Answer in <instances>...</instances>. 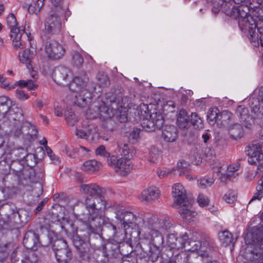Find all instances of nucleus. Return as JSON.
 Wrapping results in <instances>:
<instances>
[{
    "label": "nucleus",
    "mask_w": 263,
    "mask_h": 263,
    "mask_svg": "<svg viewBox=\"0 0 263 263\" xmlns=\"http://www.w3.org/2000/svg\"><path fill=\"white\" fill-rule=\"evenodd\" d=\"M101 232L80 229L73 235V245L79 252V256L84 261H88L90 258L89 247L97 248L102 242Z\"/></svg>",
    "instance_id": "1"
},
{
    "label": "nucleus",
    "mask_w": 263,
    "mask_h": 263,
    "mask_svg": "<svg viewBox=\"0 0 263 263\" xmlns=\"http://www.w3.org/2000/svg\"><path fill=\"white\" fill-rule=\"evenodd\" d=\"M240 11L237 20L239 27L240 30L247 34L250 41L253 44V46L259 45L258 35L256 32V24H255L256 15L258 13H263V9H257L252 10V6L246 5L240 8Z\"/></svg>",
    "instance_id": "2"
},
{
    "label": "nucleus",
    "mask_w": 263,
    "mask_h": 263,
    "mask_svg": "<svg viewBox=\"0 0 263 263\" xmlns=\"http://www.w3.org/2000/svg\"><path fill=\"white\" fill-rule=\"evenodd\" d=\"M236 114L241 124L238 123L231 124L228 127V131L232 140H238L244 135L242 126L248 129H252L254 126V120L248 108L243 105L237 107Z\"/></svg>",
    "instance_id": "3"
},
{
    "label": "nucleus",
    "mask_w": 263,
    "mask_h": 263,
    "mask_svg": "<svg viewBox=\"0 0 263 263\" xmlns=\"http://www.w3.org/2000/svg\"><path fill=\"white\" fill-rule=\"evenodd\" d=\"M18 119L10 115L9 117L10 134L15 138H22L25 141L31 142L37 138V131L35 127L29 123H22L20 119L23 118V114L17 115Z\"/></svg>",
    "instance_id": "4"
},
{
    "label": "nucleus",
    "mask_w": 263,
    "mask_h": 263,
    "mask_svg": "<svg viewBox=\"0 0 263 263\" xmlns=\"http://www.w3.org/2000/svg\"><path fill=\"white\" fill-rule=\"evenodd\" d=\"M105 217L100 213L99 214H89L87 218V225L86 230L88 231H96L97 233L102 232L103 226H104L106 230L110 231V235L114 237L116 234V226L111 223L104 225Z\"/></svg>",
    "instance_id": "5"
},
{
    "label": "nucleus",
    "mask_w": 263,
    "mask_h": 263,
    "mask_svg": "<svg viewBox=\"0 0 263 263\" xmlns=\"http://www.w3.org/2000/svg\"><path fill=\"white\" fill-rule=\"evenodd\" d=\"M59 14L51 13L46 17L44 23V29H42L41 37L45 41L50 35L57 34L61 31L62 23Z\"/></svg>",
    "instance_id": "6"
},
{
    "label": "nucleus",
    "mask_w": 263,
    "mask_h": 263,
    "mask_svg": "<svg viewBox=\"0 0 263 263\" xmlns=\"http://www.w3.org/2000/svg\"><path fill=\"white\" fill-rule=\"evenodd\" d=\"M144 118L141 123L143 129L147 132L155 130L156 128L160 129L164 124V120L161 113L159 111L151 112Z\"/></svg>",
    "instance_id": "7"
},
{
    "label": "nucleus",
    "mask_w": 263,
    "mask_h": 263,
    "mask_svg": "<svg viewBox=\"0 0 263 263\" xmlns=\"http://www.w3.org/2000/svg\"><path fill=\"white\" fill-rule=\"evenodd\" d=\"M246 152L249 156L248 162L251 164H256L263 160V142L258 140L251 142L246 147Z\"/></svg>",
    "instance_id": "8"
},
{
    "label": "nucleus",
    "mask_w": 263,
    "mask_h": 263,
    "mask_svg": "<svg viewBox=\"0 0 263 263\" xmlns=\"http://www.w3.org/2000/svg\"><path fill=\"white\" fill-rule=\"evenodd\" d=\"M50 242L51 240L48 237H45L40 239L39 235L32 231H28L25 234L23 239L24 246L28 249L36 250L40 245L46 247Z\"/></svg>",
    "instance_id": "9"
},
{
    "label": "nucleus",
    "mask_w": 263,
    "mask_h": 263,
    "mask_svg": "<svg viewBox=\"0 0 263 263\" xmlns=\"http://www.w3.org/2000/svg\"><path fill=\"white\" fill-rule=\"evenodd\" d=\"M43 41L45 43V52L49 59L58 60L64 55L65 48L58 42L53 40H48V38Z\"/></svg>",
    "instance_id": "10"
},
{
    "label": "nucleus",
    "mask_w": 263,
    "mask_h": 263,
    "mask_svg": "<svg viewBox=\"0 0 263 263\" xmlns=\"http://www.w3.org/2000/svg\"><path fill=\"white\" fill-rule=\"evenodd\" d=\"M109 165L114 167L115 171L120 176L127 175L132 168L130 158H121L117 159L115 156H111Z\"/></svg>",
    "instance_id": "11"
},
{
    "label": "nucleus",
    "mask_w": 263,
    "mask_h": 263,
    "mask_svg": "<svg viewBox=\"0 0 263 263\" xmlns=\"http://www.w3.org/2000/svg\"><path fill=\"white\" fill-rule=\"evenodd\" d=\"M191 243L186 233L179 237H177L176 234H170L167 238V246L175 250H180L183 248L189 250H191L192 248L189 247L191 246Z\"/></svg>",
    "instance_id": "12"
},
{
    "label": "nucleus",
    "mask_w": 263,
    "mask_h": 263,
    "mask_svg": "<svg viewBox=\"0 0 263 263\" xmlns=\"http://www.w3.org/2000/svg\"><path fill=\"white\" fill-rule=\"evenodd\" d=\"M139 233L146 235L148 231L154 228L157 218L150 213L140 214L137 216Z\"/></svg>",
    "instance_id": "13"
},
{
    "label": "nucleus",
    "mask_w": 263,
    "mask_h": 263,
    "mask_svg": "<svg viewBox=\"0 0 263 263\" xmlns=\"http://www.w3.org/2000/svg\"><path fill=\"white\" fill-rule=\"evenodd\" d=\"M97 85L91 82L89 84V89H84L82 91L77 92V94L74 96V102L80 107H85L88 103L90 102L92 99V92H96Z\"/></svg>",
    "instance_id": "14"
},
{
    "label": "nucleus",
    "mask_w": 263,
    "mask_h": 263,
    "mask_svg": "<svg viewBox=\"0 0 263 263\" xmlns=\"http://www.w3.org/2000/svg\"><path fill=\"white\" fill-rule=\"evenodd\" d=\"M106 202L104 197L95 198L87 197L85 200V205L89 214H99L105 209Z\"/></svg>",
    "instance_id": "15"
},
{
    "label": "nucleus",
    "mask_w": 263,
    "mask_h": 263,
    "mask_svg": "<svg viewBox=\"0 0 263 263\" xmlns=\"http://www.w3.org/2000/svg\"><path fill=\"white\" fill-rule=\"evenodd\" d=\"M88 80L89 78L86 72L81 71L69 83V89L73 92L89 89Z\"/></svg>",
    "instance_id": "16"
},
{
    "label": "nucleus",
    "mask_w": 263,
    "mask_h": 263,
    "mask_svg": "<svg viewBox=\"0 0 263 263\" xmlns=\"http://www.w3.org/2000/svg\"><path fill=\"white\" fill-rule=\"evenodd\" d=\"M71 76V70L64 66H59L55 67L52 74L55 82L59 85L64 86L69 84Z\"/></svg>",
    "instance_id": "17"
},
{
    "label": "nucleus",
    "mask_w": 263,
    "mask_h": 263,
    "mask_svg": "<svg viewBox=\"0 0 263 263\" xmlns=\"http://www.w3.org/2000/svg\"><path fill=\"white\" fill-rule=\"evenodd\" d=\"M122 89L118 88L115 90V92H108L106 93L107 103L108 102H113L117 104L118 107L121 108H126L129 101V98L123 96L121 92Z\"/></svg>",
    "instance_id": "18"
},
{
    "label": "nucleus",
    "mask_w": 263,
    "mask_h": 263,
    "mask_svg": "<svg viewBox=\"0 0 263 263\" xmlns=\"http://www.w3.org/2000/svg\"><path fill=\"white\" fill-rule=\"evenodd\" d=\"M116 217L120 221L122 224L125 227L126 225L135 223L137 225V217L133 213L124 211L123 207H116L115 208Z\"/></svg>",
    "instance_id": "19"
},
{
    "label": "nucleus",
    "mask_w": 263,
    "mask_h": 263,
    "mask_svg": "<svg viewBox=\"0 0 263 263\" xmlns=\"http://www.w3.org/2000/svg\"><path fill=\"white\" fill-rule=\"evenodd\" d=\"M10 36L13 38V45L16 49H21L25 47L24 39L28 37L30 40V36L25 33L24 29H13L10 32Z\"/></svg>",
    "instance_id": "20"
},
{
    "label": "nucleus",
    "mask_w": 263,
    "mask_h": 263,
    "mask_svg": "<svg viewBox=\"0 0 263 263\" xmlns=\"http://www.w3.org/2000/svg\"><path fill=\"white\" fill-rule=\"evenodd\" d=\"M251 237V232L248 234L245 239L247 244L254 246V248L252 250H250L252 255L253 262L252 263H263V244H259L253 242L251 240L250 241H248V239H251L249 237Z\"/></svg>",
    "instance_id": "21"
},
{
    "label": "nucleus",
    "mask_w": 263,
    "mask_h": 263,
    "mask_svg": "<svg viewBox=\"0 0 263 263\" xmlns=\"http://www.w3.org/2000/svg\"><path fill=\"white\" fill-rule=\"evenodd\" d=\"M117 104L113 102H108L107 103L106 94L105 95V101L103 102V104L98 108L99 114L100 117L103 119H110L114 116L115 110H117Z\"/></svg>",
    "instance_id": "22"
},
{
    "label": "nucleus",
    "mask_w": 263,
    "mask_h": 263,
    "mask_svg": "<svg viewBox=\"0 0 263 263\" xmlns=\"http://www.w3.org/2000/svg\"><path fill=\"white\" fill-rule=\"evenodd\" d=\"M172 196L175 198L173 204L174 207L181 205L185 199H190L186 197L185 190L180 183H175L172 187Z\"/></svg>",
    "instance_id": "23"
},
{
    "label": "nucleus",
    "mask_w": 263,
    "mask_h": 263,
    "mask_svg": "<svg viewBox=\"0 0 263 263\" xmlns=\"http://www.w3.org/2000/svg\"><path fill=\"white\" fill-rule=\"evenodd\" d=\"M233 0H224L222 7V11L228 16L234 18L238 17L240 11V8L245 7L246 5H239L235 6Z\"/></svg>",
    "instance_id": "24"
},
{
    "label": "nucleus",
    "mask_w": 263,
    "mask_h": 263,
    "mask_svg": "<svg viewBox=\"0 0 263 263\" xmlns=\"http://www.w3.org/2000/svg\"><path fill=\"white\" fill-rule=\"evenodd\" d=\"M80 187V191L84 194H88V197H104L102 196V189L96 184H82Z\"/></svg>",
    "instance_id": "25"
},
{
    "label": "nucleus",
    "mask_w": 263,
    "mask_h": 263,
    "mask_svg": "<svg viewBox=\"0 0 263 263\" xmlns=\"http://www.w3.org/2000/svg\"><path fill=\"white\" fill-rule=\"evenodd\" d=\"M192 203L191 199H185L181 205H179V212L183 219L190 221L195 216V212L191 210Z\"/></svg>",
    "instance_id": "26"
},
{
    "label": "nucleus",
    "mask_w": 263,
    "mask_h": 263,
    "mask_svg": "<svg viewBox=\"0 0 263 263\" xmlns=\"http://www.w3.org/2000/svg\"><path fill=\"white\" fill-rule=\"evenodd\" d=\"M159 189L155 186H151L141 193L140 199L146 202H151L157 199L159 197Z\"/></svg>",
    "instance_id": "27"
},
{
    "label": "nucleus",
    "mask_w": 263,
    "mask_h": 263,
    "mask_svg": "<svg viewBox=\"0 0 263 263\" xmlns=\"http://www.w3.org/2000/svg\"><path fill=\"white\" fill-rule=\"evenodd\" d=\"M176 123L181 129H187L190 126V116L184 109H181L177 115Z\"/></svg>",
    "instance_id": "28"
},
{
    "label": "nucleus",
    "mask_w": 263,
    "mask_h": 263,
    "mask_svg": "<svg viewBox=\"0 0 263 263\" xmlns=\"http://www.w3.org/2000/svg\"><path fill=\"white\" fill-rule=\"evenodd\" d=\"M162 137L166 142L175 141L178 137V130L176 127L174 125L166 126L162 130Z\"/></svg>",
    "instance_id": "29"
},
{
    "label": "nucleus",
    "mask_w": 263,
    "mask_h": 263,
    "mask_svg": "<svg viewBox=\"0 0 263 263\" xmlns=\"http://www.w3.org/2000/svg\"><path fill=\"white\" fill-rule=\"evenodd\" d=\"M191 245L194 243V250H199L202 252H206L207 249L211 250L213 248V242L210 237L202 238L199 241H191Z\"/></svg>",
    "instance_id": "30"
},
{
    "label": "nucleus",
    "mask_w": 263,
    "mask_h": 263,
    "mask_svg": "<svg viewBox=\"0 0 263 263\" xmlns=\"http://www.w3.org/2000/svg\"><path fill=\"white\" fill-rule=\"evenodd\" d=\"M146 233L151 236L152 244L150 247H155L160 248V247L163 243V237L161 233H159L158 230L155 229H152Z\"/></svg>",
    "instance_id": "31"
},
{
    "label": "nucleus",
    "mask_w": 263,
    "mask_h": 263,
    "mask_svg": "<svg viewBox=\"0 0 263 263\" xmlns=\"http://www.w3.org/2000/svg\"><path fill=\"white\" fill-rule=\"evenodd\" d=\"M212 168L213 172L215 173L222 172V171H226L227 170H228L229 173H232L238 170V166H228V165L227 164H225L224 162L216 161L213 164Z\"/></svg>",
    "instance_id": "32"
},
{
    "label": "nucleus",
    "mask_w": 263,
    "mask_h": 263,
    "mask_svg": "<svg viewBox=\"0 0 263 263\" xmlns=\"http://www.w3.org/2000/svg\"><path fill=\"white\" fill-rule=\"evenodd\" d=\"M57 260L59 263H69L72 257L70 248L59 250L55 253Z\"/></svg>",
    "instance_id": "33"
},
{
    "label": "nucleus",
    "mask_w": 263,
    "mask_h": 263,
    "mask_svg": "<svg viewBox=\"0 0 263 263\" xmlns=\"http://www.w3.org/2000/svg\"><path fill=\"white\" fill-rule=\"evenodd\" d=\"M35 53L34 50L26 49L22 55H20V61L25 64L27 68L31 67L32 60L34 58Z\"/></svg>",
    "instance_id": "34"
},
{
    "label": "nucleus",
    "mask_w": 263,
    "mask_h": 263,
    "mask_svg": "<svg viewBox=\"0 0 263 263\" xmlns=\"http://www.w3.org/2000/svg\"><path fill=\"white\" fill-rule=\"evenodd\" d=\"M101 166V164L96 160H90L84 163L82 170L87 173H92L98 171Z\"/></svg>",
    "instance_id": "35"
},
{
    "label": "nucleus",
    "mask_w": 263,
    "mask_h": 263,
    "mask_svg": "<svg viewBox=\"0 0 263 263\" xmlns=\"http://www.w3.org/2000/svg\"><path fill=\"white\" fill-rule=\"evenodd\" d=\"M172 226V223L169 220L161 219L159 220L158 223L156 222L155 223L153 229L158 230V232L160 233H165L168 230L171 228Z\"/></svg>",
    "instance_id": "36"
},
{
    "label": "nucleus",
    "mask_w": 263,
    "mask_h": 263,
    "mask_svg": "<svg viewBox=\"0 0 263 263\" xmlns=\"http://www.w3.org/2000/svg\"><path fill=\"white\" fill-rule=\"evenodd\" d=\"M218 238L222 245L224 247L230 245L232 242V235L228 231L225 230L219 232Z\"/></svg>",
    "instance_id": "37"
},
{
    "label": "nucleus",
    "mask_w": 263,
    "mask_h": 263,
    "mask_svg": "<svg viewBox=\"0 0 263 263\" xmlns=\"http://www.w3.org/2000/svg\"><path fill=\"white\" fill-rule=\"evenodd\" d=\"M0 215L3 218L6 217L10 219L15 217V212L9 205L5 204L0 208Z\"/></svg>",
    "instance_id": "38"
},
{
    "label": "nucleus",
    "mask_w": 263,
    "mask_h": 263,
    "mask_svg": "<svg viewBox=\"0 0 263 263\" xmlns=\"http://www.w3.org/2000/svg\"><path fill=\"white\" fill-rule=\"evenodd\" d=\"M118 147L119 151L122 155L127 157V158H130V157H132V149H130L127 143L120 141L118 143Z\"/></svg>",
    "instance_id": "39"
},
{
    "label": "nucleus",
    "mask_w": 263,
    "mask_h": 263,
    "mask_svg": "<svg viewBox=\"0 0 263 263\" xmlns=\"http://www.w3.org/2000/svg\"><path fill=\"white\" fill-rule=\"evenodd\" d=\"M127 108H121L117 106V110H115L114 116L116 117L117 119L121 123H124L127 121Z\"/></svg>",
    "instance_id": "40"
},
{
    "label": "nucleus",
    "mask_w": 263,
    "mask_h": 263,
    "mask_svg": "<svg viewBox=\"0 0 263 263\" xmlns=\"http://www.w3.org/2000/svg\"><path fill=\"white\" fill-rule=\"evenodd\" d=\"M190 120V124H192L195 128L200 129L203 128L202 120L197 113L192 112Z\"/></svg>",
    "instance_id": "41"
},
{
    "label": "nucleus",
    "mask_w": 263,
    "mask_h": 263,
    "mask_svg": "<svg viewBox=\"0 0 263 263\" xmlns=\"http://www.w3.org/2000/svg\"><path fill=\"white\" fill-rule=\"evenodd\" d=\"M161 253L160 248L155 247H149V259L152 262H154L158 260V258L161 256Z\"/></svg>",
    "instance_id": "42"
},
{
    "label": "nucleus",
    "mask_w": 263,
    "mask_h": 263,
    "mask_svg": "<svg viewBox=\"0 0 263 263\" xmlns=\"http://www.w3.org/2000/svg\"><path fill=\"white\" fill-rule=\"evenodd\" d=\"M249 105L251 112L256 115V116L258 115L259 113H261L260 111V103L259 100H257V99H249Z\"/></svg>",
    "instance_id": "43"
},
{
    "label": "nucleus",
    "mask_w": 263,
    "mask_h": 263,
    "mask_svg": "<svg viewBox=\"0 0 263 263\" xmlns=\"http://www.w3.org/2000/svg\"><path fill=\"white\" fill-rule=\"evenodd\" d=\"M95 153L97 156H99L106 159L108 165H109V161L111 156L110 154L106 151L105 147L101 145L99 146L95 151Z\"/></svg>",
    "instance_id": "44"
},
{
    "label": "nucleus",
    "mask_w": 263,
    "mask_h": 263,
    "mask_svg": "<svg viewBox=\"0 0 263 263\" xmlns=\"http://www.w3.org/2000/svg\"><path fill=\"white\" fill-rule=\"evenodd\" d=\"M97 79L100 87H106L110 84V81L108 77L103 72L98 73Z\"/></svg>",
    "instance_id": "45"
},
{
    "label": "nucleus",
    "mask_w": 263,
    "mask_h": 263,
    "mask_svg": "<svg viewBox=\"0 0 263 263\" xmlns=\"http://www.w3.org/2000/svg\"><path fill=\"white\" fill-rule=\"evenodd\" d=\"M189 163L184 160H180L177 165L176 170H178L179 175H181L187 173L189 171Z\"/></svg>",
    "instance_id": "46"
},
{
    "label": "nucleus",
    "mask_w": 263,
    "mask_h": 263,
    "mask_svg": "<svg viewBox=\"0 0 263 263\" xmlns=\"http://www.w3.org/2000/svg\"><path fill=\"white\" fill-rule=\"evenodd\" d=\"M52 248L55 253H57L59 250H66L69 248L67 242L63 239H59L54 241Z\"/></svg>",
    "instance_id": "47"
},
{
    "label": "nucleus",
    "mask_w": 263,
    "mask_h": 263,
    "mask_svg": "<svg viewBox=\"0 0 263 263\" xmlns=\"http://www.w3.org/2000/svg\"><path fill=\"white\" fill-rule=\"evenodd\" d=\"M177 250L167 247L165 248L161 255V259L171 260Z\"/></svg>",
    "instance_id": "48"
},
{
    "label": "nucleus",
    "mask_w": 263,
    "mask_h": 263,
    "mask_svg": "<svg viewBox=\"0 0 263 263\" xmlns=\"http://www.w3.org/2000/svg\"><path fill=\"white\" fill-rule=\"evenodd\" d=\"M17 84L21 87H27L30 90L34 89L37 87V85L30 80H20L17 82Z\"/></svg>",
    "instance_id": "49"
},
{
    "label": "nucleus",
    "mask_w": 263,
    "mask_h": 263,
    "mask_svg": "<svg viewBox=\"0 0 263 263\" xmlns=\"http://www.w3.org/2000/svg\"><path fill=\"white\" fill-rule=\"evenodd\" d=\"M16 215L18 216L21 221L26 222L30 219V213L24 209H21L15 213V215Z\"/></svg>",
    "instance_id": "50"
},
{
    "label": "nucleus",
    "mask_w": 263,
    "mask_h": 263,
    "mask_svg": "<svg viewBox=\"0 0 263 263\" xmlns=\"http://www.w3.org/2000/svg\"><path fill=\"white\" fill-rule=\"evenodd\" d=\"M214 182L212 178H203L198 180V185L202 189L211 186Z\"/></svg>",
    "instance_id": "51"
},
{
    "label": "nucleus",
    "mask_w": 263,
    "mask_h": 263,
    "mask_svg": "<svg viewBox=\"0 0 263 263\" xmlns=\"http://www.w3.org/2000/svg\"><path fill=\"white\" fill-rule=\"evenodd\" d=\"M7 23L10 29V32H11L12 30L13 29H20L19 28L16 27L17 24L16 18L12 13L10 14L8 16L7 18Z\"/></svg>",
    "instance_id": "52"
},
{
    "label": "nucleus",
    "mask_w": 263,
    "mask_h": 263,
    "mask_svg": "<svg viewBox=\"0 0 263 263\" xmlns=\"http://www.w3.org/2000/svg\"><path fill=\"white\" fill-rule=\"evenodd\" d=\"M91 130L88 129L76 128V135L77 137L82 139H88L91 134Z\"/></svg>",
    "instance_id": "53"
},
{
    "label": "nucleus",
    "mask_w": 263,
    "mask_h": 263,
    "mask_svg": "<svg viewBox=\"0 0 263 263\" xmlns=\"http://www.w3.org/2000/svg\"><path fill=\"white\" fill-rule=\"evenodd\" d=\"M72 63L77 66L80 67L82 65L84 61L82 57L78 52L74 51L72 54Z\"/></svg>",
    "instance_id": "54"
},
{
    "label": "nucleus",
    "mask_w": 263,
    "mask_h": 263,
    "mask_svg": "<svg viewBox=\"0 0 263 263\" xmlns=\"http://www.w3.org/2000/svg\"><path fill=\"white\" fill-rule=\"evenodd\" d=\"M224 0H213L212 2V11L213 13L216 14L222 10Z\"/></svg>",
    "instance_id": "55"
},
{
    "label": "nucleus",
    "mask_w": 263,
    "mask_h": 263,
    "mask_svg": "<svg viewBox=\"0 0 263 263\" xmlns=\"http://www.w3.org/2000/svg\"><path fill=\"white\" fill-rule=\"evenodd\" d=\"M223 199L228 203H233L236 200L235 192L232 190L229 191L224 195Z\"/></svg>",
    "instance_id": "56"
},
{
    "label": "nucleus",
    "mask_w": 263,
    "mask_h": 263,
    "mask_svg": "<svg viewBox=\"0 0 263 263\" xmlns=\"http://www.w3.org/2000/svg\"><path fill=\"white\" fill-rule=\"evenodd\" d=\"M43 6H40L39 3L37 2H34L29 5L28 7V12L30 14H37L41 10V8Z\"/></svg>",
    "instance_id": "57"
},
{
    "label": "nucleus",
    "mask_w": 263,
    "mask_h": 263,
    "mask_svg": "<svg viewBox=\"0 0 263 263\" xmlns=\"http://www.w3.org/2000/svg\"><path fill=\"white\" fill-rule=\"evenodd\" d=\"M52 4L53 6V7L52 8V11L51 13L61 14L62 11L61 8V1L52 0Z\"/></svg>",
    "instance_id": "58"
},
{
    "label": "nucleus",
    "mask_w": 263,
    "mask_h": 263,
    "mask_svg": "<svg viewBox=\"0 0 263 263\" xmlns=\"http://www.w3.org/2000/svg\"><path fill=\"white\" fill-rule=\"evenodd\" d=\"M24 157V161H26V164L30 167H32L36 164V158L34 154H27L26 157Z\"/></svg>",
    "instance_id": "59"
},
{
    "label": "nucleus",
    "mask_w": 263,
    "mask_h": 263,
    "mask_svg": "<svg viewBox=\"0 0 263 263\" xmlns=\"http://www.w3.org/2000/svg\"><path fill=\"white\" fill-rule=\"evenodd\" d=\"M140 129L137 128L133 129V131L130 133L129 135V139L133 143L136 142L140 138Z\"/></svg>",
    "instance_id": "60"
},
{
    "label": "nucleus",
    "mask_w": 263,
    "mask_h": 263,
    "mask_svg": "<svg viewBox=\"0 0 263 263\" xmlns=\"http://www.w3.org/2000/svg\"><path fill=\"white\" fill-rule=\"evenodd\" d=\"M159 153L157 149H152L149 152L148 160L153 163H156L159 157Z\"/></svg>",
    "instance_id": "61"
},
{
    "label": "nucleus",
    "mask_w": 263,
    "mask_h": 263,
    "mask_svg": "<svg viewBox=\"0 0 263 263\" xmlns=\"http://www.w3.org/2000/svg\"><path fill=\"white\" fill-rule=\"evenodd\" d=\"M257 192L254 194V196L252 198L251 200L249 202V204H251L254 200L258 199L260 200L263 197V187L261 185H257L256 186Z\"/></svg>",
    "instance_id": "62"
},
{
    "label": "nucleus",
    "mask_w": 263,
    "mask_h": 263,
    "mask_svg": "<svg viewBox=\"0 0 263 263\" xmlns=\"http://www.w3.org/2000/svg\"><path fill=\"white\" fill-rule=\"evenodd\" d=\"M217 110V108H214L209 111L207 115V118L210 122L214 123L216 122Z\"/></svg>",
    "instance_id": "63"
},
{
    "label": "nucleus",
    "mask_w": 263,
    "mask_h": 263,
    "mask_svg": "<svg viewBox=\"0 0 263 263\" xmlns=\"http://www.w3.org/2000/svg\"><path fill=\"white\" fill-rule=\"evenodd\" d=\"M65 119L68 124L73 126L77 122V120L72 112H69L65 115Z\"/></svg>",
    "instance_id": "64"
}]
</instances>
